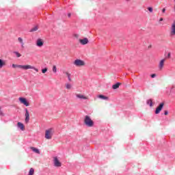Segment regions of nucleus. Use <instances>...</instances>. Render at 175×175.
<instances>
[{
	"instance_id": "33",
	"label": "nucleus",
	"mask_w": 175,
	"mask_h": 175,
	"mask_svg": "<svg viewBox=\"0 0 175 175\" xmlns=\"http://www.w3.org/2000/svg\"><path fill=\"white\" fill-rule=\"evenodd\" d=\"M70 16H71V14L69 13V14H68V17H70Z\"/></svg>"
},
{
	"instance_id": "2",
	"label": "nucleus",
	"mask_w": 175,
	"mask_h": 175,
	"mask_svg": "<svg viewBox=\"0 0 175 175\" xmlns=\"http://www.w3.org/2000/svg\"><path fill=\"white\" fill-rule=\"evenodd\" d=\"M83 122L86 126H89L90 128L94 126V120H92V119H91V117H90L89 116H85Z\"/></svg>"
},
{
	"instance_id": "11",
	"label": "nucleus",
	"mask_w": 175,
	"mask_h": 175,
	"mask_svg": "<svg viewBox=\"0 0 175 175\" xmlns=\"http://www.w3.org/2000/svg\"><path fill=\"white\" fill-rule=\"evenodd\" d=\"M88 42H89L88 38H87L79 40V43H81V44H83V46L85 44H88Z\"/></svg>"
},
{
	"instance_id": "31",
	"label": "nucleus",
	"mask_w": 175,
	"mask_h": 175,
	"mask_svg": "<svg viewBox=\"0 0 175 175\" xmlns=\"http://www.w3.org/2000/svg\"><path fill=\"white\" fill-rule=\"evenodd\" d=\"M165 12H166V10H165V8H163V9L162 10V12H163V13H165Z\"/></svg>"
},
{
	"instance_id": "26",
	"label": "nucleus",
	"mask_w": 175,
	"mask_h": 175,
	"mask_svg": "<svg viewBox=\"0 0 175 175\" xmlns=\"http://www.w3.org/2000/svg\"><path fill=\"white\" fill-rule=\"evenodd\" d=\"M47 70H48V68H44V69H42V73H46V72H47Z\"/></svg>"
},
{
	"instance_id": "14",
	"label": "nucleus",
	"mask_w": 175,
	"mask_h": 175,
	"mask_svg": "<svg viewBox=\"0 0 175 175\" xmlns=\"http://www.w3.org/2000/svg\"><path fill=\"white\" fill-rule=\"evenodd\" d=\"M18 128H19L21 131H24L25 128L24 127V124L18 122L17 124Z\"/></svg>"
},
{
	"instance_id": "4",
	"label": "nucleus",
	"mask_w": 175,
	"mask_h": 175,
	"mask_svg": "<svg viewBox=\"0 0 175 175\" xmlns=\"http://www.w3.org/2000/svg\"><path fill=\"white\" fill-rule=\"evenodd\" d=\"M53 129H49L45 131V139L50 140L53 137Z\"/></svg>"
},
{
	"instance_id": "9",
	"label": "nucleus",
	"mask_w": 175,
	"mask_h": 175,
	"mask_svg": "<svg viewBox=\"0 0 175 175\" xmlns=\"http://www.w3.org/2000/svg\"><path fill=\"white\" fill-rule=\"evenodd\" d=\"M170 36H175V21H174L171 26Z\"/></svg>"
},
{
	"instance_id": "15",
	"label": "nucleus",
	"mask_w": 175,
	"mask_h": 175,
	"mask_svg": "<svg viewBox=\"0 0 175 175\" xmlns=\"http://www.w3.org/2000/svg\"><path fill=\"white\" fill-rule=\"evenodd\" d=\"M97 98H99L100 99H103L104 100H109V97L103 96L102 94L97 96Z\"/></svg>"
},
{
	"instance_id": "12",
	"label": "nucleus",
	"mask_w": 175,
	"mask_h": 175,
	"mask_svg": "<svg viewBox=\"0 0 175 175\" xmlns=\"http://www.w3.org/2000/svg\"><path fill=\"white\" fill-rule=\"evenodd\" d=\"M76 97H77L78 99H84V100L88 99V96H84L83 94H76Z\"/></svg>"
},
{
	"instance_id": "19",
	"label": "nucleus",
	"mask_w": 175,
	"mask_h": 175,
	"mask_svg": "<svg viewBox=\"0 0 175 175\" xmlns=\"http://www.w3.org/2000/svg\"><path fill=\"white\" fill-rule=\"evenodd\" d=\"M18 42H19V43H21V47L24 48V41L23 40V39L21 37H19L18 38Z\"/></svg>"
},
{
	"instance_id": "29",
	"label": "nucleus",
	"mask_w": 175,
	"mask_h": 175,
	"mask_svg": "<svg viewBox=\"0 0 175 175\" xmlns=\"http://www.w3.org/2000/svg\"><path fill=\"white\" fill-rule=\"evenodd\" d=\"M164 114L165 116H167V114H169V112L167 111H165Z\"/></svg>"
},
{
	"instance_id": "35",
	"label": "nucleus",
	"mask_w": 175,
	"mask_h": 175,
	"mask_svg": "<svg viewBox=\"0 0 175 175\" xmlns=\"http://www.w3.org/2000/svg\"><path fill=\"white\" fill-rule=\"evenodd\" d=\"M150 47H151V45H150V46H148V49H150Z\"/></svg>"
},
{
	"instance_id": "10",
	"label": "nucleus",
	"mask_w": 175,
	"mask_h": 175,
	"mask_svg": "<svg viewBox=\"0 0 175 175\" xmlns=\"http://www.w3.org/2000/svg\"><path fill=\"white\" fill-rule=\"evenodd\" d=\"M166 61V59H163L160 61L159 64V70H162L163 69V66L165 65V62Z\"/></svg>"
},
{
	"instance_id": "27",
	"label": "nucleus",
	"mask_w": 175,
	"mask_h": 175,
	"mask_svg": "<svg viewBox=\"0 0 175 175\" xmlns=\"http://www.w3.org/2000/svg\"><path fill=\"white\" fill-rule=\"evenodd\" d=\"M148 10H149V12H150V13H152V8H151V7L148 8Z\"/></svg>"
},
{
	"instance_id": "32",
	"label": "nucleus",
	"mask_w": 175,
	"mask_h": 175,
	"mask_svg": "<svg viewBox=\"0 0 175 175\" xmlns=\"http://www.w3.org/2000/svg\"><path fill=\"white\" fill-rule=\"evenodd\" d=\"M159 21H163V18H161Z\"/></svg>"
},
{
	"instance_id": "1",
	"label": "nucleus",
	"mask_w": 175,
	"mask_h": 175,
	"mask_svg": "<svg viewBox=\"0 0 175 175\" xmlns=\"http://www.w3.org/2000/svg\"><path fill=\"white\" fill-rule=\"evenodd\" d=\"M12 68H19L20 69H23V70H28V69H33L36 72H39V69L35 68V66L31 65H17L12 64Z\"/></svg>"
},
{
	"instance_id": "24",
	"label": "nucleus",
	"mask_w": 175,
	"mask_h": 175,
	"mask_svg": "<svg viewBox=\"0 0 175 175\" xmlns=\"http://www.w3.org/2000/svg\"><path fill=\"white\" fill-rule=\"evenodd\" d=\"M52 70H53V73H56L57 72V66L53 65Z\"/></svg>"
},
{
	"instance_id": "22",
	"label": "nucleus",
	"mask_w": 175,
	"mask_h": 175,
	"mask_svg": "<svg viewBox=\"0 0 175 175\" xmlns=\"http://www.w3.org/2000/svg\"><path fill=\"white\" fill-rule=\"evenodd\" d=\"M3 66H5V62L0 59V69L3 68Z\"/></svg>"
},
{
	"instance_id": "28",
	"label": "nucleus",
	"mask_w": 175,
	"mask_h": 175,
	"mask_svg": "<svg viewBox=\"0 0 175 175\" xmlns=\"http://www.w3.org/2000/svg\"><path fill=\"white\" fill-rule=\"evenodd\" d=\"M157 76V75H155V74H152V75H151V77H152V79H154V77H155Z\"/></svg>"
},
{
	"instance_id": "18",
	"label": "nucleus",
	"mask_w": 175,
	"mask_h": 175,
	"mask_svg": "<svg viewBox=\"0 0 175 175\" xmlns=\"http://www.w3.org/2000/svg\"><path fill=\"white\" fill-rule=\"evenodd\" d=\"M121 85L120 83H117L112 85L113 90H117L118 88H120V85Z\"/></svg>"
},
{
	"instance_id": "6",
	"label": "nucleus",
	"mask_w": 175,
	"mask_h": 175,
	"mask_svg": "<svg viewBox=\"0 0 175 175\" xmlns=\"http://www.w3.org/2000/svg\"><path fill=\"white\" fill-rule=\"evenodd\" d=\"M163 106H165L164 103H160L159 105L156 108L155 114H159L162 111V109H163Z\"/></svg>"
},
{
	"instance_id": "5",
	"label": "nucleus",
	"mask_w": 175,
	"mask_h": 175,
	"mask_svg": "<svg viewBox=\"0 0 175 175\" xmlns=\"http://www.w3.org/2000/svg\"><path fill=\"white\" fill-rule=\"evenodd\" d=\"M53 163L55 167H61V166H62V164L59 162V160H58V157H57L53 158Z\"/></svg>"
},
{
	"instance_id": "7",
	"label": "nucleus",
	"mask_w": 175,
	"mask_h": 175,
	"mask_svg": "<svg viewBox=\"0 0 175 175\" xmlns=\"http://www.w3.org/2000/svg\"><path fill=\"white\" fill-rule=\"evenodd\" d=\"M18 99H19L20 103H22L23 105H25V106H26V107L29 106V102H28V100H27V98H23V97H20Z\"/></svg>"
},
{
	"instance_id": "30",
	"label": "nucleus",
	"mask_w": 175,
	"mask_h": 175,
	"mask_svg": "<svg viewBox=\"0 0 175 175\" xmlns=\"http://www.w3.org/2000/svg\"><path fill=\"white\" fill-rule=\"evenodd\" d=\"M167 58H170V53L167 54Z\"/></svg>"
},
{
	"instance_id": "3",
	"label": "nucleus",
	"mask_w": 175,
	"mask_h": 175,
	"mask_svg": "<svg viewBox=\"0 0 175 175\" xmlns=\"http://www.w3.org/2000/svg\"><path fill=\"white\" fill-rule=\"evenodd\" d=\"M73 64L75 66H78V67L85 66V62L84 61L81 60V59H75L74 61Z\"/></svg>"
},
{
	"instance_id": "21",
	"label": "nucleus",
	"mask_w": 175,
	"mask_h": 175,
	"mask_svg": "<svg viewBox=\"0 0 175 175\" xmlns=\"http://www.w3.org/2000/svg\"><path fill=\"white\" fill-rule=\"evenodd\" d=\"M147 105H149L150 107H152V100L148 99L146 102Z\"/></svg>"
},
{
	"instance_id": "23",
	"label": "nucleus",
	"mask_w": 175,
	"mask_h": 175,
	"mask_svg": "<svg viewBox=\"0 0 175 175\" xmlns=\"http://www.w3.org/2000/svg\"><path fill=\"white\" fill-rule=\"evenodd\" d=\"M38 26H36V27H33V28L30 30V32H35V31H38Z\"/></svg>"
},
{
	"instance_id": "34",
	"label": "nucleus",
	"mask_w": 175,
	"mask_h": 175,
	"mask_svg": "<svg viewBox=\"0 0 175 175\" xmlns=\"http://www.w3.org/2000/svg\"><path fill=\"white\" fill-rule=\"evenodd\" d=\"M75 36L77 38V36H79L77 34H75Z\"/></svg>"
},
{
	"instance_id": "8",
	"label": "nucleus",
	"mask_w": 175,
	"mask_h": 175,
	"mask_svg": "<svg viewBox=\"0 0 175 175\" xmlns=\"http://www.w3.org/2000/svg\"><path fill=\"white\" fill-rule=\"evenodd\" d=\"M25 122H26V124H28V122H29V111H28V109H25Z\"/></svg>"
},
{
	"instance_id": "13",
	"label": "nucleus",
	"mask_w": 175,
	"mask_h": 175,
	"mask_svg": "<svg viewBox=\"0 0 175 175\" xmlns=\"http://www.w3.org/2000/svg\"><path fill=\"white\" fill-rule=\"evenodd\" d=\"M36 46H38V47H42L43 46V40L40 38L38 39L36 41Z\"/></svg>"
},
{
	"instance_id": "16",
	"label": "nucleus",
	"mask_w": 175,
	"mask_h": 175,
	"mask_svg": "<svg viewBox=\"0 0 175 175\" xmlns=\"http://www.w3.org/2000/svg\"><path fill=\"white\" fill-rule=\"evenodd\" d=\"M63 73L67 76L68 81H72V78H70V73H69L68 71H64Z\"/></svg>"
},
{
	"instance_id": "17",
	"label": "nucleus",
	"mask_w": 175,
	"mask_h": 175,
	"mask_svg": "<svg viewBox=\"0 0 175 175\" xmlns=\"http://www.w3.org/2000/svg\"><path fill=\"white\" fill-rule=\"evenodd\" d=\"M30 148L32 150V151H33V152H36V154H40V150H39V149L35 147H31Z\"/></svg>"
},
{
	"instance_id": "20",
	"label": "nucleus",
	"mask_w": 175,
	"mask_h": 175,
	"mask_svg": "<svg viewBox=\"0 0 175 175\" xmlns=\"http://www.w3.org/2000/svg\"><path fill=\"white\" fill-rule=\"evenodd\" d=\"M66 90H72V84L70 83H66Z\"/></svg>"
},
{
	"instance_id": "25",
	"label": "nucleus",
	"mask_w": 175,
	"mask_h": 175,
	"mask_svg": "<svg viewBox=\"0 0 175 175\" xmlns=\"http://www.w3.org/2000/svg\"><path fill=\"white\" fill-rule=\"evenodd\" d=\"M14 54H15L17 57V58H20V57H21V55L20 54V53L17 52V51H14Z\"/></svg>"
}]
</instances>
